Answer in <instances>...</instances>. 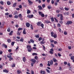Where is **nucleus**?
Returning a JSON list of instances; mask_svg holds the SVG:
<instances>
[{
	"label": "nucleus",
	"mask_w": 74,
	"mask_h": 74,
	"mask_svg": "<svg viewBox=\"0 0 74 74\" xmlns=\"http://www.w3.org/2000/svg\"><path fill=\"white\" fill-rule=\"evenodd\" d=\"M27 51L29 52H31V51L32 50V48H31V46L28 45L27 46Z\"/></svg>",
	"instance_id": "1"
},
{
	"label": "nucleus",
	"mask_w": 74,
	"mask_h": 74,
	"mask_svg": "<svg viewBox=\"0 0 74 74\" xmlns=\"http://www.w3.org/2000/svg\"><path fill=\"white\" fill-rule=\"evenodd\" d=\"M51 37H53L54 38H56V37H57V35H56V34H54V32H51Z\"/></svg>",
	"instance_id": "2"
},
{
	"label": "nucleus",
	"mask_w": 74,
	"mask_h": 74,
	"mask_svg": "<svg viewBox=\"0 0 74 74\" xmlns=\"http://www.w3.org/2000/svg\"><path fill=\"white\" fill-rule=\"evenodd\" d=\"M38 13L40 15H41L42 17H44L45 16V15L42 12L39 11L38 12Z\"/></svg>",
	"instance_id": "3"
},
{
	"label": "nucleus",
	"mask_w": 74,
	"mask_h": 74,
	"mask_svg": "<svg viewBox=\"0 0 74 74\" xmlns=\"http://www.w3.org/2000/svg\"><path fill=\"white\" fill-rule=\"evenodd\" d=\"M30 61L32 62V63H33V64H34L36 62V60L34 59H31Z\"/></svg>",
	"instance_id": "4"
},
{
	"label": "nucleus",
	"mask_w": 74,
	"mask_h": 74,
	"mask_svg": "<svg viewBox=\"0 0 74 74\" xmlns=\"http://www.w3.org/2000/svg\"><path fill=\"white\" fill-rule=\"evenodd\" d=\"M72 23H73V22H72L71 21H67L66 24V25H70L71 24H72Z\"/></svg>",
	"instance_id": "5"
},
{
	"label": "nucleus",
	"mask_w": 74,
	"mask_h": 74,
	"mask_svg": "<svg viewBox=\"0 0 74 74\" xmlns=\"http://www.w3.org/2000/svg\"><path fill=\"white\" fill-rule=\"evenodd\" d=\"M28 2L29 4V5H32L33 3V2L32 1L30 0H28Z\"/></svg>",
	"instance_id": "6"
},
{
	"label": "nucleus",
	"mask_w": 74,
	"mask_h": 74,
	"mask_svg": "<svg viewBox=\"0 0 74 74\" xmlns=\"http://www.w3.org/2000/svg\"><path fill=\"white\" fill-rule=\"evenodd\" d=\"M53 49H50V51H49V53L50 54H53Z\"/></svg>",
	"instance_id": "7"
},
{
	"label": "nucleus",
	"mask_w": 74,
	"mask_h": 74,
	"mask_svg": "<svg viewBox=\"0 0 74 74\" xmlns=\"http://www.w3.org/2000/svg\"><path fill=\"white\" fill-rule=\"evenodd\" d=\"M27 17L29 18H32L33 17V15L32 14L31 15H28L27 16Z\"/></svg>",
	"instance_id": "8"
},
{
	"label": "nucleus",
	"mask_w": 74,
	"mask_h": 74,
	"mask_svg": "<svg viewBox=\"0 0 74 74\" xmlns=\"http://www.w3.org/2000/svg\"><path fill=\"white\" fill-rule=\"evenodd\" d=\"M45 40V39H43L42 40V41H40V44H45V41H44Z\"/></svg>",
	"instance_id": "9"
},
{
	"label": "nucleus",
	"mask_w": 74,
	"mask_h": 74,
	"mask_svg": "<svg viewBox=\"0 0 74 74\" xmlns=\"http://www.w3.org/2000/svg\"><path fill=\"white\" fill-rule=\"evenodd\" d=\"M26 25L27 27H29V26H30V24L28 23H26Z\"/></svg>",
	"instance_id": "10"
},
{
	"label": "nucleus",
	"mask_w": 74,
	"mask_h": 74,
	"mask_svg": "<svg viewBox=\"0 0 74 74\" xmlns=\"http://www.w3.org/2000/svg\"><path fill=\"white\" fill-rule=\"evenodd\" d=\"M17 73L18 74H20V73H22V71L21 70H17Z\"/></svg>",
	"instance_id": "11"
},
{
	"label": "nucleus",
	"mask_w": 74,
	"mask_h": 74,
	"mask_svg": "<svg viewBox=\"0 0 74 74\" xmlns=\"http://www.w3.org/2000/svg\"><path fill=\"white\" fill-rule=\"evenodd\" d=\"M42 23L41 22H39L37 23V25H38V26H40Z\"/></svg>",
	"instance_id": "12"
},
{
	"label": "nucleus",
	"mask_w": 74,
	"mask_h": 74,
	"mask_svg": "<svg viewBox=\"0 0 74 74\" xmlns=\"http://www.w3.org/2000/svg\"><path fill=\"white\" fill-rule=\"evenodd\" d=\"M45 23H50V21L49 20H46L45 21Z\"/></svg>",
	"instance_id": "13"
},
{
	"label": "nucleus",
	"mask_w": 74,
	"mask_h": 74,
	"mask_svg": "<svg viewBox=\"0 0 74 74\" xmlns=\"http://www.w3.org/2000/svg\"><path fill=\"white\" fill-rule=\"evenodd\" d=\"M7 42L8 43H11V40L10 39H8L7 40Z\"/></svg>",
	"instance_id": "14"
},
{
	"label": "nucleus",
	"mask_w": 74,
	"mask_h": 74,
	"mask_svg": "<svg viewBox=\"0 0 74 74\" xmlns=\"http://www.w3.org/2000/svg\"><path fill=\"white\" fill-rule=\"evenodd\" d=\"M38 8L39 9V10H42V7H41V6L40 5L38 6Z\"/></svg>",
	"instance_id": "15"
},
{
	"label": "nucleus",
	"mask_w": 74,
	"mask_h": 74,
	"mask_svg": "<svg viewBox=\"0 0 74 74\" xmlns=\"http://www.w3.org/2000/svg\"><path fill=\"white\" fill-rule=\"evenodd\" d=\"M35 37H36V38H39V37H40V36H39V35H35Z\"/></svg>",
	"instance_id": "16"
},
{
	"label": "nucleus",
	"mask_w": 74,
	"mask_h": 74,
	"mask_svg": "<svg viewBox=\"0 0 74 74\" xmlns=\"http://www.w3.org/2000/svg\"><path fill=\"white\" fill-rule=\"evenodd\" d=\"M3 71L5 73H8V71H7V70L6 69H5L3 70Z\"/></svg>",
	"instance_id": "17"
},
{
	"label": "nucleus",
	"mask_w": 74,
	"mask_h": 74,
	"mask_svg": "<svg viewBox=\"0 0 74 74\" xmlns=\"http://www.w3.org/2000/svg\"><path fill=\"white\" fill-rule=\"evenodd\" d=\"M7 4H8V5H10L11 4V2L10 1L7 2Z\"/></svg>",
	"instance_id": "18"
},
{
	"label": "nucleus",
	"mask_w": 74,
	"mask_h": 74,
	"mask_svg": "<svg viewBox=\"0 0 74 74\" xmlns=\"http://www.w3.org/2000/svg\"><path fill=\"white\" fill-rule=\"evenodd\" d=\"M60 15V20H61V21H62V20H63V15L62 14H61Z\"/></svg>",
	"instance_id": "19"
},
{
	"label": "nucleus",
	"mask_w": 74,
	"mask_h": 74,
	"mask_svg": "<svg viewBox=\"0 0 74 74\" xmlns=\"http://www.w3.org/2000/svg\"><path fill=\"white\" fill-rule=\"evenodd\" d=\"M23 38H22L20 40V41H21V42H23Z\"/></svg>",
	"instance_id": "20"
},
{
	"label": "nucleus",
	"mask_w": 74,
	"mask_h": 74,
	"mask_svg": "<svg viewBox=\"0 0 74 74\" xmlns=\"http://www.w3.org/2000/svg\"><path fill=\"white\" fill-rule=\"evenodd\" d=\"M64 9L66 11H69V8H65Z\"/></svg>",
	"instance_id": "21"
},
{
	"label": "nucleus",
	"mask_w": 74,
	"mask_h": 74,
	"mask_svg": "<svg viewBox=\"0 0 74 74\" xmlns=\"http://www.w3.org/2000/svg\"><path fill=\"white\" fill-rule=\"evenodd\" d=\"M30 41L31 42H32V43H34V40L30 39Z\"/></svg>",
	"instance_id": "22"
},
{
	"label": "nucleus",
	"mask_w": 74,
	"mask_h": 74,
	"mask_svg": "<svg viewBox=\"0 0 74 74\" xmlns=\"http://www.w3.org/2000/svg\"><path fill=\"white\" fill-rule=\"evenodd\" d=\"M23 60L24 62H26V58H25V57H24L23 58Z\"/></svg>",
	"instance_id": "23"
},
{
	"label": "nucleus",
	"mask_w": 74,
	"mask_h": 74,
	"mask_svg": "<svg viewBox=\"0 0 74 74\" xmlns=\"http://www.w3.org/2000/svg\"><path fill=\"white\" fill-rule=\"evenodd\" d=\"M23 33L24 34H26V32H25V29H24L23 32Z\"/></svg>",
	"instance_id": "24"
},
{
	"label": "nucleus",
	"mask_w": 74,
	"mask_h": 74,
	"mask_svg": "<svg viewBox=\"0 0 74 74\" xmlns=\"http://www.w3.org/2000/svg\"><path fill=\"white\" fill-rule=\"evenodd\" d=\"M16 3H15L13 4V7H16Z\"/></svg>",
	"instance_id": "25"
},
{
	"label": "nucleus",
	"mask_w": 74,
	"mask_h": 74,
	"mask_svg": "<svg viewBox=\"0 0 74 74\" xmlns=\"http://www.w3.org/2000/svg\"><path fill=\"white\" fill-rule=\"evenodd\" d=\"M7 58H11V57H12V56L10 55H8L7 56Z\"/></svg>",
	"instance_id": "26"
},
{
	"label": "nucleus",
	"mask_w": 74,
	"mask_h": 74,
	"mask_svg": "<svg viewBox=\"0 0 74 74\" xmlns=\"http://www.w3.org/2000/svg\"><path fill=\"white\" fill-rule=\"evenodd\" d=\"M13 33V31H11V32L9 33V36H11V35H12Z\"/></svg>",
	"instance_id": "27"
},
{
	"label": "nucleus",
	"mask_w": 74,
	"mask_h": 74,
	"mask_svg": "<svg viewBox=\"0 0 74 74\" xmlns=\"http://www.w3.org/2000/svg\"><path fill=\"white\" fill-rule=\"evenodd\" d=\"M48 64H47V66H50L51 65H50V64H49V63H50V62L49 61H48L47 62Z\"/></svg>",
	"instance_id": "28"
},
{
	"label": "nucleus",
	"mask_w": 74,
	"mask_h": 74,
	"mask_svg": "<svg viewBox=\"0 0 74 74\" xmlns=\"http://www.w3.org/2000/svg\"><path fill=\"white\" fill-rule=\"evenodd\" d=\"M46 70L47 71V73H50V71H49V70L46 69Z\"/></svg>",
	"instance_id": "29"
},
{
	"label": "nucleus",
	"mask_w": 74,
	"mask_h": 74,
	"mask_svg": "<svg viewBox=\"0 0 74 74\" xmlns=\"http://www.w3.org/2000/svg\"><path fill=\"white\" fill-rule=\"evenodd\" d=\"M53 61H54V62H57V60H56V59L53 58Z\"/></svg>",
	"instance_id": "30"
},
{
	"label": "nucleus",
	"mask_w": 74,
	"mask_h": 74,
	"mask_svg": "<svg viewBox=\"0 0 74 74\" xmlns=\"http://www.w3.org/2000/svg\"><path fill=\"white\" fill-rule=\"evenodd\" d=\"M30 11L29 10H27V14H30Z\"/></svg>",
	"instance_id": "31"
},
{
	"label": "nucleus",
	"mask_w": 74,
	"mask_h": 74,
	"mask_svg": "<svg viewBox=\"0 0 74 74\" xmlns=\"http://www.w3.org/2000/svg\"><path fill=\"white\" fill-rule=\"evenodd\" d=\"M14 44H15V42H12L11 43V45L13 46L14 45Z\"/></svg>",
	"instance_id": "32"
},
{
	"label": "nucleus",
	"mask_w": 74,
	"mask_h": 74,
	"mask_svg": "<svg viewBox=\"0 0 74 74\" xmlns=\"http://www.w3.org/2000/svg\"><path fill=\"white\" fill-rule=\"evenodd\" d=\"M18 16L20 18H22V14H19Z\"/></svg>",
	"instance_id": "33"
},
{
	"label": "nucleus",
	"mask_w": 74,
	"mask_h": 74,
	"mask_svg": "<svg viewBox=\"0 0 74 74\" xmlns=\"http://www.w3.org/2000/svg\"><path fill=\"white\" fill-rule=\"evenodd\" d=\"M23 30V29H22L21 28H19L18 29V31H19H19H20V30Z\"/></svg>",
	"instance_id": "34"
},
{
	"label": "nucleus",
	"mask_w": 74,
	"mask_h": 74,
	"mask_svg": "<svg viewBox=\"0 0 74 74\" xmlns=\"http://www.w3.org/2000/svg\"><path fill=\"white\" fill-rule=\"evenodd\" d=\"M50 64L51 65H52V64H53V61L52 60H51L50 61Z\"/></svg>",
	"instance_id": "35"
},
{
	"label": "nucleus",
	"mask_w": 74,
	"mask_h": 74,
	"mask_svg": "<svg viewBox=\"0 0 74 74\" xmlns=\"http://www.w3.org/2000/svg\"><path fill=\"white\" fill-rule=\"evenodd\" d=\"M40 26L42 28H44V24L42 23L40 24Z\"/></svg>",
	"instance_id": "36"
},
{
	"label": "nucleus",
	"mask_w": 74,
	"mask_h": 74,
	"mask_svg": "<svg viewBox=\"0 0 74 74\" xmlns=\"http://www.w3.org/2000/svg\"><path fill=\"white\" fill-rule=\"evenodd\" d=\"M17 34L18 36H20L21 35V33L19 32H17Z\"/></svg>",
	"instance_id": "37"
},
{
	"label": "nucleus",
	"mask_w": 74,
	"mask_h": 74,
	"mask_svg": "<svg viewBox=\"0 0 74 74\" xmlns=\"http://www.w3.org/2000/svg\"><path fill=\"white\" fill-rule=\"evenodd\" d=\"M71 60H73L74 59V56H71Z\"/></svg>",
	"instance_id": "38"
},
{
	"label": "nucleus",
	"mask_w": 74,
	"mask_h": 74,
	"mask_svg": "<svg viewBox=\"0 0 74 74\" xmlns=\"http://www.w3.org/2000/svg\"><path fill=\"white\" fill-rule=\"evenodd\" d=\"M51 20L52 22H53V21H54V18H53V17H52L51 18Z\"/></svg>",
	"instance_id": "39"
},
{
	"label": "nucleus",
	"mask_w": 74,
	"mask_h": 74,
	"mask_svg": "<svg viewBox=\"0 0 74 74\" xmlns=\"http://www.w3.org/2000/svg\"><path fill=\"white\" fill-rule=\"evenodd\" d=\"M0 3L1 5H4V2H3V1H0Z\"/></svg>",
	"instance_id": "40"
},
{
	"label": "nucleus",
	"mask_w": 74,
	"mask_h": 74,
	"mask_svg": "<svg viewBox=\"0 0 74 74\" xmlns=\"http://www.w3.org/2000/svg\"><path fill=\"white\" fill-rule=\"evenodd\" d=\"M60 26H61V25H60V23H58L57 24L58 27H60Z\"/></svg>",
	"instance_id": "41"
},
{
	"label": "nucleus",
	"mask_w": 74,
	"mask_h": 74,
	"mask_svg": "<svg viewBox=\"0 0 74 74\" xmlns=\"http://www.w3.org/2000/svg\"><path fill=\"white\" fill-rule=\"evenodd\" d=\"M32 55L34 56V55H37V54L36 53H33L32 54Z\"/></svg>",
	"instance_id": "42"
},
{
	"label": "nucleus",
	"mask_w": 74,
	"mask_h": 74,
	"mask_svg": "<svg viewBox=\"0 0 74 74\" xmlns=\"http://www.w3.org/2000/svg\"><path fill=\"white\" fill-rule=\"evenodd\" d=\"M40 66L41 67H43V64H42V63L40 64Z\"/></svg>",
	"instance_id": "43"
},
{
	"label": "nucleus",
	"mask_w": 74,
	"mask_h": 74,
	"mask_svg": "<svg viewBox=\"0 0 74 74\" xmlns=\"http://www.w3.org/2000/svg\"><path fill=\"white\" fill-rule=\"evenodd\" d=\"M38 57H37V56H36L34 58V59H36V60H37L38 59Z\"/></svg>",
	"instance_id": "44"
},
{
	"label": "nucleus",
	"mask_w": 74,
	"mask_h": 74,
	"mask_svg": "<svg viewBox=\"0 0 74 74\" xmlns=\"http://www.w3.org/2000/svg\"><path fill=\"white\" fill-rule=\"evenodd\" d=\"M62 51V49L60 48L58 50V51Z\"/></svg>",
	"instance_id": "45"
},
{
	"label": "nucleus",
	"mask_w": 74,
	"mask_h": 74,
	"mask_svg": "<svg viewBox=\"0 0 74 74\" xmlns=\"http://www.w3.org/2000/svg\"><path fill=\"white\" fill-rule=\"evenodd\" d=\"M41 40H42V38H41V37H40L39 38L38 40V41H41Z\"/></svg>",
	"instance_id": "46"
},
{
	"label": "nucleus",
	"mask_w": 74,
	"mask_h": 74,
	"mask_svg": "<svg viewBox=\"0 0 74 74\" xmlns=\"http://www.w3.org/2000/svg\"><path fill=\"white\" fill-rule=\"evenodd\" d=\"M18 7H19L20 8H22V5H20L19 6H18Z\"/></svg>",
	"instance_id": "47"
},
{
	"label": "nucleus",
	"mask_w": 74,
	"mask_h": 74,
	"mask_svg": "<svg viewBox=\"0 0 74 74\" xmlns=\"http://www.w3.org/2000/svg\"><path fill=\"white\" fill-rule=\"evenodd\" d=\"M10 28H8L7 30V31L8 32H10Z\"/></svg>",
	"instance_id": "48"
},
{
	"label": "nucleus",
	"mask_w": 74,
	"mask_h": 74,
	"mask_svg": "<svg viewBox=\"0 0 74 74\" xmlns=\"http://www.w3.org/2000/svg\"><path fill=\"white\" fill-rule=\"evenodd\" d=\"M12 59H13V58H9V60L10 61H11V60H12Z\"/></svg>",
	"instance_id": "49"
},
{
	"label": "nucleus",
	"mask_w": 74,
	"mask_h": 74,
	"mask_svg": "<svg viewBox=\"0 0 74 74\" xmlns=\"http://www.w3.org/2000/svg\"><path fill=\"white\" fill-rule=\"evenodd\" d=\"M5 15H6V16H8V15H9V13H5Z\"/></svg>",
	"instance_id": "50"
},
{
	"label": "nucleus",
	"mask_w": 74,
	"mask_h": 74,
	"mask_svg": "<svg viewBox=\"0 0 74 74\" xmlns=\"http://www.w3.org/2000/svg\"><path fill=\"white\" fill-rule=\"evenodd\" d=\"M69 49H71V46H69L68 47Z\"/></svg>",
	"instance_id": "51"
},
{
	"label": "nucleus",
	"mask_w": 74,
	"mask_h": 74,
	"mask_svg": "<svg viewBox=\"0 0 74 74\" xmlns=\"http://www.w3.org/2000/svg\"><path fill=\"white\" fill-rule=\"evenodd\" d=\"M51 3L52 4H53L54 3V1L53 0H51Z\"/></svg>",
	"instance_id": "52"
},
{
	"label": "nucleus",
	"mask_w": 74,
	"mask_h": 74,
	"mask_svg": "<svg viewBox=\"0 0 74 74\" xmlns=\"http://www.w3.org/2000/svg\"><path fill=\"white\" fill-rule=\"evenodd\" d=\"M69 3L70 4H71V3H73V1H69Z\"/></svg>",
	"instance_id": "53"
},
{
	"label": "nucleus",
	"mask_w": 74,
	"mask_h": 74,
	"mask_svg": "<svg viewBox=\"0 0 74 74\" xmlns=\"http://www.w3.org/2000/svg\"><path fill=\"white\" fill-rule=\"evenodd\" d=\"M31 26L30 27L31 28V29H32V30H33V26H32V25H31Z\"/></svg>",
	"instance_id": "54"
},
{
	"label": "nucleus",
	"mask_w": 74,
	"mask_h": 74,
	"mask_svg": "<svg viewBox=\"0 0 74 74\" xmlns=\"http://www.w3.org/2000/svg\"><path fill=\"white\" fill-rule=\"evenodd\" d=\"M45 7V4H43L42 5V7L43 8H44Z\"/></svg>",
	"instance_id": "55"
},
{
	"label": "nucleus",
	"mask_w": 74,
	"mask_h": 74,
	"mask_svg": "<svg viewBox=\"0 0 74 74\" xmlns=\"http://www.w3.org/2000/svg\"><path fill=\"white\" fill-rule=\"evenodd\" d=\"M14 18H16V19H17V18H18V16L17 15H15L14 16Z\"/></svg>",
	"instance_id": "56"
},
{
	"label": "nucleus",
	"mask_w": 74,
	"mask_h": 74,
	"mask_svg": "<svg viewBox=\"0 0 74 74\" xmlns=\"http://www.w3.org/2000/svg\"><path fill=\"white\" fill-rule=\"evenodd\" d=\"M59 22L61 23V24H62V25L63 24V21H60Z\"/></svg>",
	"instance_id": "57"
},
{
	"label": "nucleus",
	"mask_w": 74,
	"mask_h": 74,
	"mask_svg": "<svg viewBox=\"0 0 74 74\" xmlns=\"http://www.w3.org/2000/svg\"><path fill=\"white\" fill-rule=\"evenodd\" d=\"M66 14L67 15H69V12H67L66 13Z\"/></svg>",
	"instance_id": "58"
},
{
	"label": "nucleus",
	"mask_w": 74,
	"mask_h": 74,
	"mask_svg": "<svg viewBox=\"0 0 74 74\" xmlns=\"http://www.w3.org/2000/svg\"><path fill=\"white\" fill-rule=\"evenodd\" d=\"M12 17V14L9 15V17H10V18H11V17Z\"/></svg>",
	"instance_id": "59"
},
{
	"label": "nucleus",
	"mask_w": 74,
	"mask_h": 74,
	"mask_svg": "<svg viewBox=\"0 0 74 74\" xmlns=\"http://www.w3.org/2000/svg\"><path fill=\"white\" fill-rule=\"evenodd\" d=\"M37 48L35 47H33V49H35V50H36L37 49Z\"/></svg>",
	"instance_id": "60"
},
{
	"label": "nucleus",
	"mask_w": 74,
	"mask_h": 74,
	"mask_svg": "<svg viewBox=\"0 0 74 74\" xmlns=\"http://www.w3.org/2000/svg\"><path fill=\"white\" fill-rule=\"evenodd\" d=\"M58 56H59L60 57V56H61V54H60L59 53H58Z\"/></svg>",
	"instance_id": "61"
},
{
	"label": "nucleus",
	"mask_w": 74,
	"mask_h": 74,
	"mask_svg": "<svg viewBox=\"0 0 74 74\" xmlns=\"http://www.w3.org/2000/svg\"><path fill=\"white\" fill-rule=\"evenodd\" d=\"M48 9H51V6H48Z\"/></svg>",
	"instance_id": "62"
},
{
	"label": "nucleus",
	"mask_w": 74,
	"mask_h": 74,
	"mask_svg": "<svg viewBox=\"0 0 74 74\" xmlns=\"http://www.w3.org/2000/svg\"><path fill=\"white\" fill-rule=\"evenodd\" d=\"M3 53V51H0V55H1Z\"/></svg>",
	"instance_id": "63"
},
{
	"label": "nucleus",
	"mask_w": 74,
	"mask_h": 74,
	"mask_svg": "<svg viewBox=\"0 0 74 74\" xmlns=\"http://www.w3.org/2000/svg\"><path fill=\"white\" fill-rule=\"evenodd\" d=\"M64 34H65V35H67V33L66 32H64Z\"/></svg>",
	"instance_id": "64"
}]
</instances>
